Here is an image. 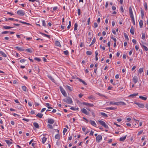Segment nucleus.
<instances>
[{
  "mask_svg": "<svg viewBox=\"0 0 148 148\" xmlns=\"http://www.w3.org/2000/svg\"><path fill=\"white\" fill-rule=\"evenodd\" d=\"M67 97L66 99H64L63 101L64 102L67 103L69 104H71L73 103L71 98L69 97Z\"/></svg>",
  "mask_w": 148,
  "mask_h": 148,
  "instance_id": "1",
  "label": "nucleus"
},
{
  "mask_svg": "<svg viewBox=\"0 0 148 148\" xmlns=\"http://www.w3.org/2000/svg\"><path fill=\"white\" fill-rule=\"evenodd\" d=\"M98 122L100 124L102 125L105 128H108V125L106 124V123L104 121L101 120H99L98 121Z\"/></svg>",
  "mask_w": 148,
  "mask_h": 148,
  "instance_id": "2",
  "label": "nucleus"
},
{
  "mask_svg": "<svg viewBox=\"0 0 148 148\" xmlns=\"http://www.w3.org/2000/svg\"><path fill=\"white\" fill-rule=\"evenodd\" d=\"M17 13L18 15L21 16H23L25 14L24 11L22 10H18L17 12Z\"/></svg>",
  "mask_w": 148,
  "mask_h": 148,
  "instance_id": "3",
  "label": "nucleus"
},
{
  "mask_svg": "<svg viewBox=\"0 0 148 148\" xmlns=\"http://www.w3.org/2000/svg\"><path fill=\"white\" fill-rule=\"evenodd\" d=\"M102 139V137L100 135H98L96 138V142L99 143Z\"/></svg>",
  "mask_w": 148,
  "mask_h": 148,
  "instance_id": "4",
  "label": "nucleus"
},
{
  "mask_svg": "<svg viewBox=\"0 0 148 148\" xmlns=\"http://www.w3.org/2000/svg\"><path fill=\"white\" fill-rule=\"evenodd\" d=\"M60 90L63 95L65 97H66L67 95L64 90L61 87H60Z\"/></svg>",
  "mask_w": 148,
  "mask_h": 148,
  "instance_id": "5",
  "label": "nucleus"
},
{
  "mask_svg": "<svg viewBox=\"0 0 148 148\" xmlns=\"http://www.w3.org/2000/svg\"><path fill=\"white\" fill-rule=\"evenodd\" d=\"M82 112L86 115H88L89 114V112H88L86 110L85 108H83L81 110Z\"/></svg>",
  "mask_w": 148,
  "mask_h": 148,
  "instance_id": "6",
  "label": "nucleus"
},
{
  "mask_svg": "<svg viewBox=\"0 0 148 148\" xmlns=\"http://www.w3.org/2000/svg\"><path fill=\"white\" fill-rule=\"evenodd\" d=\"M82 104L84 105H85L87 106H88L90 107H92L94 105L90 103H86L84 102L82 103Z\"/></svg>",
  "mask_w": 148,
  "mask_h": 148,
  "instance_id": "7",
  "label": "nucleus"
},
{
  "mask_svg": "<svg viewBox=\"0 0 148 148\" xmlns=\"http://www.w3.org/2000/svg\"><path fill=\"white\" fill-rule=\"evenodd\" d=\"M54 122V120L52 119H48L47 122L50 124H53Z\"/></svg>",
  "mask_w": 148,
  "mask_h": 148,
  "instance_id": "8",
  "label": "nucleus"
},
{
  "mask_svg": "<svg viewBox=\"0 0 148 148\" xmlns=\"http://www.w3.org/2000/svg\"><path fill=\"white\" fill-rule=\"evenodd\" d=\"M135 104L137 105L140 108H143L145 107L144 105L143 104L140 103H135Z\"/></svg>",
  "mask_w": 148,
  "mask_h": 148,
  "instance_id": "9",
  "label": "nucleus"
},
{
  "mask_svg": "<svg viewBox=\"0 0 148 148\" xmlns=\"http://www.w3.org/2000/svg\"><path fill=\"white\" fill-rule=\"evenodd\" d=\"M133 80L135 84L138 81V78L136 76H134L133 78Z\"/></svg>",
  "mask_w": 148,
  "mask_h": 148,
  "instance_id": "10",
  "label": "nucleus"
},
{
  "mask_svg": "<svg viewBox=\"0 0 148 148\" xmlns=\"http://www.w3.org/2000/svg\"><path fill=\"white\" fill-rule=\"evenodd\" d=\"M15 48L18 50L19 51H24L25 50L24 49L19 47H16Z\"/></svg>",
  "mask_w": 148,
  "mask_h": 148,
  "instance_id": "11",
  "label": "nucleus"
},
{
  "mask_svg": "<svg viewBox=\"0 0 148 148\" xmlns=\"http://www.w3.org/2000/svg\"><path fill=\"white\" fill-rule=\"evenodd\" d=\"M33 125L35 127L37 128H39L40 127L38 124L36 122L34 123H33Z\"/></svg>",
  "mask_w": 148,
  "mask_h": 148,
  "instance_id": "12",
  "label": "nucleus"
},
{
  "mask_svg": "<svg viewBox=\"0 0 148 148\" xmlns=\"http://www.w3.org/2000/svg\"><path fill=\"white\" fill-rule=\"evenodd\" d=\"M90 123L93 126H96V124L95 123V122L94 121L90 120Z\"/></svg>",
  "mask_w": 148,
  "mask_h": 148,
  "instance_id": "13",
  "label": "nucleus"
},
{
  "mask_svg": "<svg viewBox=\"0 0 148 148\" xmlns=\"http://www.w3.org/2000/svg\"><path fill=\"white\" fill-rule=\"evenodd\" d=\"M55 45L56 46L61 47V46L60 44V43L58 41H56L55 42Z\"/></svg>",
  "mask_w": 148,
  "mask_h": 148,
  "instance_id": "14",
  "label": "nucleus"
},
{
  "mask_svg": "<svg viewBox=\"0 0 148 148\" xmlns=\"http://www.w3.org/2000/svg\"><path fill=\"white\" fill-rule=\"evenodd\" d=\"M118 105H125L126 103L123 101H119L118 102Z\"/></svg>",
  "mask_w": 148,
  "mask_h": 148,
  "instance_id": "15",
  "label": "nucleus"
},
{
  "mask_svg": "<svg viewBox=\"0 0 148 148\" xmlns=\"http://www.w3.org/2000/svg\"><path fill=\"white\" fill-rule=\"evenodd\" d=\"M106 109L110 110H114L116 108L114 107H108L106 108Z\"/></svg>",
  "mask_w": 148,
  "mask_h": 148,
  "instance_id": "16",
  "label": "nucleus"
},
{
  "mask_svg": "<svg viewBox=\"0 0 148 148\" xmlns=\"http://www.w3.org/2000/svg\"><path fill=\"white\" fill-rule=\"evenodd\" d=\"M127 135L123 137H121L119 139V140L120 141H124L126 139Z\"/></svg>",
  "mask_w": 148,
  "mask_h": 148,
  "instance_id": "17",
  "label": "nucleus"
},
{
  "mask_svg": "<svg viewBox=\"0 0 148 148\" xmlns=\"http://www.w3.org/2000/svg\"><path fill=\"white\" fill-rule=\"evenodd\" d=\"M96 41V39L95 37H94V38L93 39V40L90 44V46L92 45H93L95 42Z\"/></svg>",
  "mask_w": 148,
  "mask_h": 148,
  "instance_id": "18",
  "label": "nucleus"
},
{
  "mask_svg": "<svg viewBox=\"0 0 148 148\" xmlns=\"http://www.w3.org/2000/svg\"><path fill=\"white\" fill-rule=\"evenodd\" d=\"M46 106L49 109H52L53 108L51 107V105H50L49 103H46Z\"/></svg>",
  "mask_w": 148,
  "mask_h": 148,
  "instance_id": "19",
  "label": "nucleus"
},
{
  "mask_svg": "<svg viewBox=\"0 0 148 148\" xmlns=\"http://www.w3.org/2000/svg\"><path fill=\"white\" fill-rule=\"evenodd\" d=\"M139 24L140 27L142 28L143 25V21L142 20H140L139 22Z\"/></svg>",
  "mask_w": 148,
  "mask_h": 148,
  "instance_id": "20",
  "label": "nucleus"
},
{
  "mask_svg": "<svg viewBox=\"0 0 148 148\" xmlns=\"http://www.w3.org/2000/svg\"><path fill=\"white\" fill-rule=\"evenodd\" d=\"M130 32L132 35L134 34V29L133 26H132L131 27L130 30Z\"/></svg>",
  "mask_w": 148,
  "mask_h": 148,
  "instance_id": "21",
  "label": "nucleus"
},
{
  "mask_svg": "<svg viewBox=\"0 0 148 148\" xmlns=\"http://www.w3.org/2000/svg\"><path fill=\"white\" fill-rule=\"evenodd\" d=\"M3 27L5 29H10L11 28H12L13 27H9L8 26H3Z\"/></svg>",
  "mask_w": 148,
  "mask_h": 148,
  "instance_id": "22",
  "label": "nucleus"
},
{
  "mask_svg": "<svg viewBox=\"0 0 148 148\" xmlns=\"http://www.w3.org/2000/svg\"><path fill=\"white\" fill-rule=\"evenodd\" d=\"M43 115V114H42L41 113H38L36 115V116L39 117L40 118H41L42 117Z\"/></svg>",
  "mask_w": 148,
  "mask_h": 148,
  "instance_id": "23",
  "label": "nucleus"
},
{
  "mask_svg": "<svg viewBox=\"0 0 148 148\" xmlns=\"http://www.w3.org/2000/svg\"><path fill=\"white\" fill-rule=\"evenodd\" d=\"M110 104L118 105V102H114L113 101H110Z\"/></svg>",
  "mask_w": 148,
  "mask_h": 148,
  "instance_id": "24",
  "label": "nucleus"
},
{
  "mask_svg": "<svg viewBox=\"0 0 148 148\" xmlns=\"http://www.w3.org/2000/svg\"><path fill=\"white\" fill-rule=\"evenodd\" d=\"M55 138L56 139L59 140L60 138V135L58 134L56 135L55 136Z\"/></svg>",
  "mask_w": 148,
  "mask_h": 148,
  "instance_id": "25",
  "label": "nucleus"
},
{
  "mask_svg": "<svg viewBox=\"0 0 148 148\" xmlns=\"http://www.w3.org/2000/svg\"><path fill=\"white\" fill-rule=\"evenodd\" d=\"M0 54L2 55L4 57H6L7 56L6 54L2 51H0Z\"/></svg>",
  "mask_w": 148,
  "mask_h": 148,
  "instance_id": "26",
  "label": "nucleus"
},
{
  "mask_svg": "<svg viewBox=\"0 0 148 148\" xmlns=\"http://www.w3.org/2000/svg\"><path fill=\"white\" fill-rule=\"evenodd\" d=\"M139 98L143 100H145L147 99V98L146 97H144L142 96H140L139 97Z\"/></svg>",
  "mask_w": 148,
  "mask_h": 148,
  "instance_id": "27",
  "label": "nucleus"
},
{
  "mask_svg": "<svg viewBox=\"0 0 148 148\" xmlns=\"http://www.w3.org/2000/svg\"><path fill=\"white\" fill-rule=\"evenodd\" d=\"M25 50L29 53H32V49L30 48L26 49Z\"/></svg>",
  "mask_w": 148,
  "mask_h": 148,
  "instance_id": "28",
  "label": "nucleus"
},
{
  "mask_svg": "<svg viewBox=\"0 0 148 148\" xmlns=\"http://www.w3.org/2000/svg\"><path fill=\"white\" fill-rule=\"evenodd\" d=\"M101 114L102 116H103L104 117H108L107 114L105 113L102 112H101Z\"/></svg>",
  "mask_w": 148,
  "mask_h": 148,
  "instance_id": "29",
  "label": "nucleus"
},
{
  "mask_svg": "<svg viewBox=\"0 0 148 148\" xmlns=\"http://www.w3.org/2000/svg\"><path fill=\"white\" fill-rule=\"evenodd\" d=\"M5 141L8 145H10L12 143V142H10L9 140H5Z\"/></svg>",
  "mask_w": 148,
  "mask_h": 148,
  "instance_id": "30",
  "label": "nucleus"
},
{
  "mask_svg": "<svg viewBox=\"0 0 148 148\" xmlns=\"http://www.w3.org/2000/svg\"><path fill=\"white\" fill-rule=\"evenodd\" d=\"M78 79L80 82H82L84 84V85H87V84L86 83V82H85L84 81H83L81 79L79 78Z\"/></svg>",
  "mask_w": 148,
  "mask_h": 148,
  "instance_id": "31",
  "label": "nucleus"
},
{
  "mask_svg": "<svg viewBox=\"0 0 148 148\" xmlns=\"http://www.w3.org/2000/svg\"><path fill=\"white\" fill-rule=\"evenodd\" d=\"M46 140L47 138H46L45 137H43L42 140V142L43 143H44L45 141H46Z\"/></svg>",
  "mask_w": 148,
  "mask_h": 148,
  "instance_id": "32",
  "label": "nucleus"
},
{
  "mask_svg": "<svg viewBox=\"0 0 148 148\" xmlns=\"http://www.w3.org/2000/svg\"><path fill=\"white\" fill-rule=\"evenodd\" d=\"M138 95V93H134L133 94H132L130 95L129 96V97H133L134 96H136Z\"/></svg>",
  "mask_w": 148,
  "mask_h": 148,
  "instance_id": "33",
  "label": "nucleus"
},
{
  "mask_svg": "<svg viewBox=\"0 0 148 148\" xmlns=\"http://www.w3.org/2000/svg\"><path fill=\"white\" fill-rule=\"evenodd\" d=\"M78 26L77 24V23H76L74 24V30H76L77 29V27Z\"/></svg>",
  "mask_w": 148,
  "mask_h": 148,
  "instance_id": "34",
  "label": "nucleus"
},
{
  "mask_svg": "<svg viewBox=\"0 0 148 148\" xmlns=\"http://www.w3.org/2000/svg\"><path fill=\"white\" fill-rule=\"evenodd\" d=\"M40 34H41L42 35L45 36L46 37H48V38H50V36L49 35H47V34H44L43 33H40Z\"/></svg>",
  "mask_w": 148,
  "mask_h": 148,
  "instance_id": "35",
  "label": "nucleus"
},
{
  "mask_svg": "<svg viewBox=\"0 0 148 148\" xmlns=\"http://www.w3.org/2000/svg\"><path fill=\"white\" fill-rule=\"evenodd\" d=\"M22 89L24 91H27V89L26 86H22Z\"/></svg>",
  "mask_w": 148,
  "mask_h": 148,
  "instance_id": "36",
  "label": "nucleus"
},
{
  "mask_svg": "<svg viewBox=\"0 0 148 148\" xmlns=\"http://www.w3.org/2000/svg\"><path fill=\"white\" fill-rule=\"evenodd\" d=\"M70 109L72 110H79V108H74V107H71Z\"/></svg>",
  "mask_w": 148,
  "mask_h": 148,
  "instance_id": "37",
  "label": "nucleus"
},
{
  "mask_svg": "<svg viewBox=\"0 0 148 148\" xmlns=\"http://www.w3.org/2000/svg\"><path fill=\"white\" fill-rule=\"evenodd\" d=\"M141 16L143 19L144 16V12L143 10H141Z\"/></svg>",
  "mask_w": 148,
  "mask_h": 148,
  "instance_id": "38",
  "label": "nucleus"
},
{
  "mask_svg": "<svg viewBox=\"0 0 148 148\" xmlns=\"http://www.w3.org/2000/svg\"><path fill=\"white\" fill-rule=\"evenodd\" d=\"M86 54L87 55H90L92 54V52L89 51H88L86 52Z\"/></svg>",
  "mask_w": 148,
  "mask_h": 148,
  "instance_id": "39",
  "label": "nucleus"
},
{
  "mask_svg": "<svg viewBox=\"0 0 148 148\" xmlns=\"http://www.w3.org/2000/svg\"><path fill=\"white\" fill-rule=\"evenodd\" d=\"M145 33H143L142 34V38L144 40L145 39Z\"/></svg>",
  "mask_w": 148,
  "mask_h": 148,
  "instance_id": "40",
  "label": "nucleus"
},
{
  "mask_svg": "<svg viewBox=\"0 0 148 148\" xmlns=\"http://www.w3.org/2000/svg\"><path fill=\"white\" fill-rule=\"evenodd\" d=\"M145 9L147 10V5L146 3H145L144 4Z\"/></svg>",
  "mask_w": 148,
  "mask_h": 148,
  "instance_id": "41",
  "label": "nucleus"
},
{
  "mask_svg": "<svg viewBox=\"0 0 148 148\" xmlns=\"http://www.w3.org/2000/svg\"><path fill=\"white\" fill-rule=\"evenodd\" d=\"M130 17L132 19H134V15L133 13H130Z\"/></svg>",
  "mask_w": 148,
  "mask_h": 148,
  "instance_id": "42",
  "label": "nucleus"
},
{
  "mask_svg": "<svg viewBox=\"0 0 148 148\" xmlns=\"http://www.w3.org/2000/svg\"><path fill=\"white\" fill-rule=\"evenodd\" d=\"M124 36L125 39L127 40H129V38L127 34L126 33L124 34Z\"/></svg>",
  "mask_w": 148,
  "mask_h": 148,
  "instance_id": "43",
  "label": "nucleus"
},
{
  "mask_svg": "<svg viewBox=\"0 0 148 148\" xmlns=\"http://www.w3.org/2000/svg\"><path fill=\"white\" fill-rule=\"evenodd\" d=\"M140 45H141V46H142V47H144V49H145V51H148V48H147V47L145 46H144L143 45H142L141 44H140Z\"/></svg>",
  "mask_w": 148,
  "mask_h": 148,
  "instance_id": "44",
  "label": "nucleus"
},
{
  "mask_svg": "<svg viewBox=\"0 0 148 148\" xmlns=\"http://www.w3.org/2000/svg\"><path fill=\"white\" fill-rule=\"evenodd\" d=\"M47 127L49 129H53V126H52L50 125V124H48L47 125Z\"/></svg>",
  "mask_w": 148,
  "mask_h": 148,
  "instance_id": "45",
  "label": "nucleus"
},
{
  "mask_svg": "<svg viewBox=\"0 0 148 148\" xmlns=\"http://www.w3.org/2000/svg\"><path fill=\"white\" fill-rule=\"evenodd\" d=\"M34 60H35L37 61L38 62H40L41 61L40 59L37 57L35 58H34Z\"/></svg>",
  "mask_w": 148,
  "mask_h": 148,
  "instance_id": "46",
  "label": "nucleus"
},
{
  "mask_svg": "<svg viewBox=\"0 0 148 148\" xmlns=\"http://www.w3.org/2000/svg\"><path fill=\"white\" fill-rule=\"evenodd\" d=\"M129 13H133L132 10V7L131 6H130L129 7Z\"/></svg>",
  "mask_w": 148,
  "mask_h": 148,
  "instance_id": "47",
  "label": "nucleus"
},
{
  "mask_svg": "<svg viewBox=\"0 0 148 148\" xmlns=\"http://www.w3.org/2000/svg\"><path fill=\"white\" fill-rule=\"evenodd\" d=\"M71 21H69V25H68V26H67V28L69 29L71 26Z\"/></svg>",
  "mask_w": 148,
  "mask_h": 148,
  "instance_id": "48",
  "label": "nucleus"
},
{
  "mask_svg": "<svg viewBox=\"0 0 148 148\" xmlns=\"http://www.w3.org/2000/svg\"><path fill=\"white\" fill-rule=\"evenodd\" d=\"M64 53L66 55L69 54V52L67 50H66L64 51Z\"/></svg>",
  "mask_w": 148,
  "mask_h": 148,
  "instance_id": "49",
  "label": "nucleus"
},
{
  "mask_svg": "<svg viewBox=\"0 0 148 148\" xmlns=\"http://www.w3.org/2000/svg\"><path fill=\"white\" fill-rule=\"evenodd\" d=\"M42 23L43 25L44 26L46 27V23L45 21L44 20H43L42 21Z\"/></svg>",
  "mask_w": 148,
  "mask_h": 148,
  "instance_id": "50",
  "label": "nucleus"
},
{
  "mask_svg": "<svg viewBox=\"0 0 148 148\" xmlns=\"http://www.w3.org/2000/svg\"><path fill=\"white\" fill-rule=\"evenodd\" d=\"M48 77L53 82L54 81V79H53L52 77L51 76H48Z\"/></svg>",
  "mask_w": 148,
  "mask_h": 148,
  "instance_id": "51",
  "label": "nucleus"
},
{
  "mask_svg": "<svg viewBox=\"0 0 148 148\" xmlns=\"http://www.w3.org/2000/svg\"><path fill=\"white\" fill-rule=\"evenodd\" d=\"M94 27L95 28H96L98 26V25L97 23H94Z\"/></svg>",
  "mask_w": 148,
  "mask_h": 148,
  "instance_id": "52",
  "label": "nucleus"
},
{
  "mask_svg": "<svg viewBox=\"0 0 148 148\" xmlns=\"http://www.w3.org/2000/svg\"><path fill=\"white\" fill-rule=\"evenodd\" d=\"M143 68L140 69L139 70V72L140 74L143 72Z\"/></svg>",
  "mask_w": 148,
  "mask_h": 148,
  "instance_id": "53",
  "label": "nucleus"
},
{
  "mask_svg": "<svg viewBox=\"0 0 148 148\" xmlns=\"http://www.w3.org/2000/svg\"><path fill=\"white\" fill-rule=\"evenodd\" d=\"M143 132V130H141L140 131H139L138 133V135L139 136Z\"/></svg>",
  "mask_w": 148,
  "mask_h": 148,
  "instance_id": "54",
  "label": "nucleus"
},
{
  "mask_svg": "<svg viewBox=\"0 0 148 148\" xmlns=\"http://www.w3.org/2000/svg\"><path fill=\"white\" fill-rule=\"evenodd\" d=\"M66 88L69 90L70 91H71L72 90L71 88V87L69 86H66Z\"/></svg>",
  "mask_w": 148,
  "mask_h": 148,
  "instance_id": "55",
  "label": "nucleus"
},
{
  "mask_svg": "<svg viewBox=\"0 0 148 148\" xmlns=\"http://www.w3.org/2000/svg\"><path fill=\"white\" fill-rule=\"evenodd\" d=\"M132 42L134 44H136V40L135 39H133L132 40Z\"/></svg>",
  "mask_w": 148,
  "mask_h": 148,
  "instance_id": "56",
  "label": "nucleus"
},
{
  "mask_svg": "<svg viewBox=\"0 0 148 148\" xmlns=\"http://www.w3.org/2000/svg\"><path fill=\"white\" fill-rule=\"evenodd\" d=\"M67 131V130L66 128H64L63 131V133L64 135L65 133H66Z\"/></svg>",
  "mask_w": 148,
  "mask_h": 148,
  "instance_id": "57",
  "label": "nucleus"
},
{
  "mask_svg": "<svg viewBox=\"0 0 148 148\" xmlns=\"http://www.w3.org/2000/svg\"><path fill=\"white\" fill-rule=\"evenodd\" d=\"M78 14V15H80L81 14L80 10L78 9L77 10Z\"/></svg>",
  "mask_w": 148,
  "mask_h": 148,
  "instance_id": "58",
  "label": "nucleus"
},
{
  "mask_svg": "<svg viewBox=\"0 0 148 148\" xmlns=\"http://www.w3.org/2000/svg\"><path fill=\"white\" fill-rule=\"evenodd\" d=\"M9 33V32L8 31H5L2 32V34H6Z\"/></svg>",
  "mask_w": 148,
  "mask_h": 148,
  "instance_id": "59",
  "label": "nucleus"
},
{
  "mask_svg": "<svg viewBox=\"0 0 148 148\" xmlns=\"http://www.w3.org/2000/svg\"><path fill=\"white\" fill-rule=\"evenodd\" d=\"M26 60L24 59H21L20 60V62H21L23 63L25 62V61Z\"/></svg>",
  "mask_w": 148,
  "mask_h": 148,
  "instance_id": "60",
  "label": "nucleus"
},
{
  "mask_svg": "<svg viewBox=\"0 0 148 148\" xmlns=\"http://www.w3.org/2000/svg\"><path fill=\"white\" fill-rule=\"evenodd\" d=\"M35 68L37 70L36 71L38 72V73L39 72V69L38 67L36 66L35 67Z\"/></svg>",
  "mask_w": 148,
  "mask_h": 148,
  "instance_id": "61",
  "label": "nucleus"
},
{
  "mask_svg": "<svg viewBox=\"0 0 148 148\" xmlns=\"http://www.w3.org/2000/svg\"><path fill=\"white\" fill-rule=\"evenodd\" d=\"M97 94L99 96H103L104 97H105V96H104L103 95L101 94L99 92H98L97 93Z\"/></svg>",
  "mask_w": 148,
  "mask_h": 148,
  "instance_id": "62",
  "label": "nucleus"
},
{
  "mask_svg": "<svg viewBox=\"0 0 148 148\" xmlns=\"http://www.w3.org/2000/svg\"><path fill=\"white\" fill-rule=\"evenodd\" d=\"M120 10L122 11V12H124L123 8V6H121V7Z\"/></svg>",
  "mask_w": 148,
  "mask_h": 148,
  "instance_id": "63",
  "label": "nucleus"
},
{
  "mask_svg": "<svg viewBox=\"0 0 148 148\" xmlns=\"http://www.w3.org/2000/svg\"><path fill=\"white\" fill-rule=\"evenodd\" d=\"M135 48L136 51H137L139 49V47L137 45H136L135 46Z\"/></svg>",
  "mask_w": 148,
  "mask_h": 148,
  "instance_id": "64",
  "label": "nucleus"
}]
</instances>
